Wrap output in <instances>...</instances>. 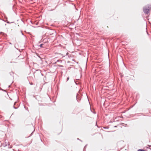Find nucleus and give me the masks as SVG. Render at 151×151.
Masks as SVG:
<instances>
[{
    "label": "nucleus",
    "instance_id": "obj_1",
    "mask_svg": "<svg viewBox=\"0 0 151 151\" xmlns=\"http://www.w3.org/2000/svg\"><path fill=\"white\" fill-rule=\"evenodd\" d=\"M151 9V6H148V8H146L145 7H143V11L144 13L146 14H148L149 11H150Z\"/></svg>",
    "mask_w": 151,
    "mask_h": 151
},
{
    "label": "nucleus",
    "instance_id": "obj_2",
    "mask_svg": "<svg viewBox=\"0 0 151 151\" xmlns=\"http://www.w3.org/2000/svg\"><path fill=\"white\" fill-rule=\"evenodd\" d=\"M0 33L2 34L4 36H5L6 35V34L4 33L3 32H1Z\"/></svg>",
    "mask_w": 151,
    "mask_h": 151
},
{
    "label": "nucleus",
    "instance_id": "obj_3",
    "mask_svg": "<svg viewBox=\"0 0 151 151\" xmlns=\"http://www.w3.org/2000/svg\"><path fill=\"white\" fill-rule=\"evenodd\" d=\"M16 102H15V103H14V106H13L14 108V109H17V108L16 107H15L14 106V105H15V104H16Z\"/></svg>",
    "mask_w": 151,
    "mask_h": 151
},
{
    "label": "nucleus",
    "instance_id": "obj_4",
    "mask_svg": "<svg viewBox=\"0 0 151 151\" xmlns=\"http://www.w3.org/2000/svg\"><path fill=\"white\" fill-rule=\"evenodd\" d=\"M43 45V44H40V47H42V45Z\"/></svg>",
    "mask_w": 151,
    "mask_h": 151
},
{
    "label": "nucleus",
    "instance_id": "obj_5",
    "mask_svg": "<svg viewBox=\"0 0 151 151\" xmlns=\"http://www.w3.org/2000/svg\"><path fill=\"white\" fill-rule=\"evenodd\" d=\"M69 77H68L67 78V81H68L69 80Z\"/></svg>",
    "mask_w": 151,
    "mask_h": 151
},
{
    "label": "nucleus",
    "instance_id": "obj_6",
    "mask_svg": "<svg viewBox=\"0 0 151 151\" xmlns=\"http://www.w3.org/2000/svg\"><path fill=\"white\" fill-rule=\"evenodd\" d=\"M87 145H85V146L84 147V150L86 148V147L87 146Z\"/></svg>",
    "mask_w": 151,
    "mask_h": 151
},
{
    "label": "nucleus",
    "instance_id": "obj_7",
    "mask_svg": "<svg viewBox=\"0 0 151 151\" xmlns=\"http://www.w3.org/2000/svg\"><path fill=\"white\" fill-rule=\"evenodd\" d=\"M29 84L30 85H33V83H29Z\"/></svg>",
    "mask_w": 151,
    "mask_h": 151
},
{
    "label": "nucleus",
    "instance_id": "obj_8",
    "mask_svg": "<svg viewBox=\"0 0 151 151\" xmlns=\"http://www.w3.org/2000/svg\"><path fill=\"white\" fill-rule=\"evenodd\" d=\"M7 23H9V24H10V23L9 22H8V21H7Z\"/></svg>",
    "mask_w": 151,
    "mask_h": 151
},
{
    "label": "nucleus",
    "instance_id": "obj_9",
    "mask_svg": "<svg viewBox=\"0 0 151 151\" xmlns=\"http://www.w3.org/2000/svg\"><path fill=\"white\" fill-rule=\"evenodd\" d=\"M117 127L116 126H115L114 127Z\"/></svg>",
    "mask_w": 151,
    "mask_h": 151
},
{
    "label": "nucleus",
    "instance_id": "obj_10",
    "mask_svg": "<svg viewBox=\"0 0 151 151\" xmlns=\"http://www.w3.org/2000/svg\"><path fill=\"white\" fill-rule=\"evenodd\" d=\"M68 54V53H67L66 54V55H67Z\"/></svg>",
    "mask_w": 151,
    "mask_h": 151
},
{
    "label": "nucleus",
    "instance_id": "obj_11",
    "mask_svg": "<svg viewBox=\"0 0 151 151\" xmlns=\"http://www.w3.org/2000/svg\"><path fill=\"white\" fill-rule=\"evenodd\" d=\"M32 133H31V135H32Z\"/></svg>",
    "mask_w": 151,
    "mask_h": 151
},
{
    "label": "nucleus",
    "instance_id": "obj_12",
    "mask_svg": "<svg viewBox=\"0 0 151 151\" xmlns=\"http://www.w3.org/2000/svg\"><path fill=\"white\" fill-rule=\"evenodd\" d=\"M150 149L151 150V148H150Z\"/></svg>",
    "mask_w": 151,
    "mask_h": 151
}]
</instances>
